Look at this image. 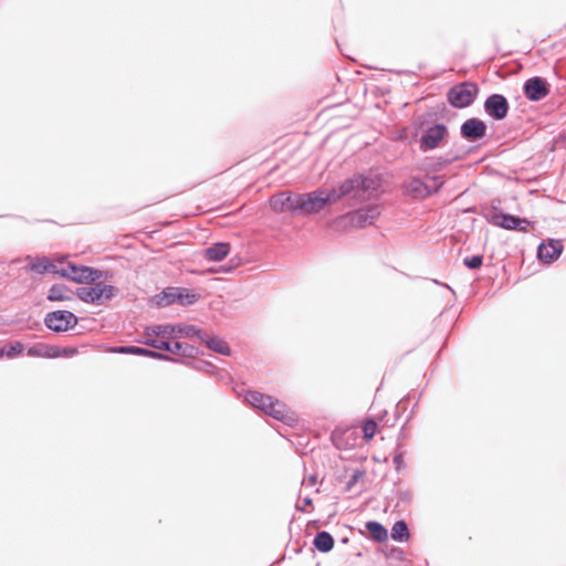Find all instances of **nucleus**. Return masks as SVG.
I'll use <instances>...</instances> for the list:
<instances>
[{
    "mask_svg": "<svg viewBox=\"0 0 566 566\" xmlns=\"http://www.w3.org/2000/svg\"><path fill=\"white\" fill-rule=\"evenodd\" d=\"M434 117L436 114L427 111L412 122L415 129L421 132L419 138V149L421 151H430L442 147L449 137L448 126L443 123L432 122Z\"/></svg>",
    "mask_w": 566,
    "mask_h": 566,
    "instance_id": "f257e3e1",
    "label": "nucleus"
},
{
    "mask_svg": "<svg viewBox=\"0 0 566 566\" xmlns=\"http://www.w3.org/2000/svg\"><path fill=\"white\" fill-rule=\"evenodd\" d=\"M379 187V177L357 172L340 181L337 188L319 189V192L323 196L326 207L329 203L337 202L352 192H355L354 196L356 197L358 192L376 191Z\"/></svg>",
    "mask_w": 566,
    "mask_h": 566,
    "instance_id": "f03ea898",
    "label": "nucleus"
},
{
    "mask_svg": "<svg viewBox=\"0 0 566 566\" xmlns=\"http://www.w3.org/2000/svg\"><path fill=\"white\" fill-rule=\"evenodd\" d=\"M200 298V294L193 290L181 287V286H168L161 292L155 294L149 304L153 307L163 308L172 304H179L181 306H190L196 304Z\"/></svg>",
    "mask_w": 566,
    "mask_h": 566,
    "instance_id": "7ed1b4c3",
    "label": "nucleus"
},
{
    "mask_svg": "<svg viewBox=\"0 0 566 566\" xmlns=\"http://www.w3.org/2000/svg\"><path fill=\"white\" fill-rule=\"evenodd\" d=\"M179 332L184 338H197L200 343L205 344L208 349L217 354L227 357L232 355L230 345L222 337L217 334H211L205 328L198 327L196 325H189L179 328Z\"/></svg>",
    "mask_w": 566,
    "mask_h": 566,
    "instance_id": "20e7f679",
    "label": "nucleus"
},
{
    "mask_svg": "<svg viewBox=\"0 0 566 566\" xmlns=\"http://www.w3.org/2000/svg\"><path fill=\"white\" fill-rule=\"evenodd\" d=\"M60 276L77 284H93L101 279H108L109 272L93 266L67 262L60 270Z\"/></svg>",
    "mask_w": 566,
    "mask_h": 566,
    "instance_id": "39448f33",
    "label": "nucleus"
},
{
    "mask_svg": "<svg viewBox=\"0 0 566 566\" xmlns=\"http://www.w3.org/2000/svg\"><path fill=\"white\" fill-rule=\"evenodd\" d=\"M444 181L439 176H427L426 180L413 176L402 184L403 193L412 199L422 200L440 191Z\"/></svg>",
    "mask_w": 566,
    "mask_h": 566,
    "instance_id": "423d86ee",
    "label": "nucleus"
},
{
    "mask_svg": "<svg viewBox=\"0 0 566 566\" xmlns=\"http://www.w3.org/2000/svg\"><path fill=\"white\" fill-rule=\"evenodd\" d=\"M479 95V86L471 81H464L452 85L447 91L448 103L457 109H464L471 106Z\"/></svg>",
    "mask_w": 566,
    "mask_h": 566,
    "instance_id": "0eeeda50",
    "label": "nucleus"
},
{
    "mask_svg": "<svg viewBox=\"0 0 566 566\" xmlns=\"http://www.w3.org/2000/svg\"><path fill=\"white\" fill-rule=\"evenodd\" d=\"M490 223L504 230L527 232V229L533 226V221L527 218L511 214L500 210L492 201L490 213L486 216Z\"/></svg>",
    "mask_w": 566,
    "mask_h": 566,
    "instance_id": "6e6552de",
    "label": "nucleus"
},
{
    "mask_svg": "<svg viewBox=\"0 0 566 566\" xmlns=\"http://www.w3.org/2000/svg\"><path fill=\"white\" fill-rule=\"evenodd\" d=\"M379 214L380 209L377 205H368L339 216L336 222L344 227L363 229L366 226L374 224Z\"/></svg>",
    "mask_w": 566,
    "mask_h": 566,
    "instance_id": "1a4fd4ad",
    "label": "nucleus"
},
{
    "mask_svg": "<svg viewBox=\"0 0 566 566\" xmlns=\"http://www.w3.org/2000/svg\"><path fill=\"white\" fill-rule=\"evenodd\" d=\"M138 342L143 345L153 347L159 352L163 350V352L171 353L175 355H180L181 356L180 358H182V359L195 358L200 354L198 347L187 344V343L179 342V340L169 342V340H160L157 338H145V339H139Z\"/></svg>",
    "mask_w": 566,
    "mask_h": 566,
    "instance_id": "9d476101",
    "label": "nucleus"
},
{
    "mask_svg": "<svg viewBox=\"0 0 566 566\" xmlns=\"http://www.w3.org/2000/svg\"><path fill=\"white\" fill-rule=\"evenodd\" d=\"M78 321V316L67 310L48 312L43 318L45 327L59 334L74 329Z\"/></svg>",
    "mask_w": 566,
    "mask_h": 566,
    "instance_id": "9b49d317",
    "label": "nucleus"
},
{
    "mask_svg": "<svg viewBox=\"0 0 566 566\" xmlns=\"http://www.w3.org/2000/svg\"><path fill=\"white\" fill-rule=\"evenodd\" d=\"M483 109L490 118L501 122L509 115L510 103L503 94L493 93L485 98Z\"/></svg>",
    "mask_w": 566,
    "mask_h": 566,
    "instance_id": "f8f14e48",
    "label": "nucleus"
},
{
    "mask_svg": "<svg viewBox=\"0 0 566 566\" xmlns=\"http://www.w3.org/2000/svg\"><path fill=\"white\" fill-rule=\"evenodd\" d=\"M297 214L310 216L321 212L325 208V201L319 192V189L315 191L298 193Z\"/></svg>",
    "mask_w": 566,
    "mask_h": 566,
    "instance_id": "ddd939ff",
    "label": "nucleus"
},
{
    "mask_svg": "<svg viewBox=\"0 0 566 566\" xmlns=\"http://www.w3.org/2000/svg\"><path fill=\"white\" fill-rule=\"evenodd\" d=\"M488 135V125L478 117H470L460 125V136L469 143H478Z\"/></svg>",
    "mask_w": 566,
    "mask_h": 566,
    "instance_id": "4468645a",
    "label": "nucleus"
},
{
    "mask_svg": "<svg viewBox=\"0 0 566 566\" xmlns=\"http://www.w3.org/2000/svg\"><path fill=\"white\" fill-rule=\"evenodd\" d=\"M524 96L532 102H539L548 96L551 85L546 78L542 76H533L527 78L523 84Z\"/></svg>",
    "mask_w": 566,
    "mask_h": 566,
    "instance_id": "2eb2a0df",
    "label": "nucleus"
},
{
    "mask_svg": "<svg viewBox=\"0 0 566 566\" xmlns=\"http://www.w3.org/2000/svg\"><path fill=\"white\" fill-rule=\"evenodd\" d=\"M111 352L116 353V354L144 356V357L163 360V361H170V363L172 360H177V357L170 356L166 353L149 349V348L142 347V346H135V345L115 346L111 349Z\"/></svg>",
    "mask_w": 566,
    "mask_h": 566,
    "instance_id": "dca6fc26",
    "label": "nucleus"
},
{
    "mask_svg": "<svg viewBox=\"0 0 566 566\" xmlns=\"http://www.w3.org/2000/svg\"><path fill=\"white\" fill-rule=\"evenodd\" d=\"M564 251L562 240L549 238L537 247V259L544 264H552L558 260Z\"/></svg>",
    "mask_w": 566,
    "mask_h": 566,
    "instance_id": "f3484780",
    "label": "nucleus"
},
{
    "mask_svg": "<svg viewBox=\"0 0 566 566\" xmlns=\"http://www.w3.org/2000/svg\"><path fill=\"white\" fill-rule=\"evenodd\" d=\"M264 413L290 427L295 426L298 421L297 416L284 402L273 397L266 405Z\"/></svg>",
    "mask_w": 566,
    "mask_h": 566,
    "instance_id": "a211bd4d",
    "label": "nucleus"
},
{
    "mask_svg": "<svg viewBox=\"0 0 566 566\" xmlns=\"http://www.w3.org/2000/svg\"><path fill=\"white\" fill-rule=\"evenodd\" d=\"M295 201H298V193L280 192L271 197L270 207L279 213L286 211L297 213V202Z\"/></svg>",
    "mask_w": 566,
    "mask_h": 566,
    "instance_id": "6ab92c4d",
    "label": "nucleus"
},
{
    "mask_svg": "<svg viewBox=\"0 0 566 566\" xmlns=\"http://www.w3.org/2000/svg\"><path fill=\"white\" fill-rule=\"evenodd\" d=\"M465 151L461 148L452 147L444 155L437 158L428 159V168L432 171H439L448 167L454 161L461 160L465 157Z\"/></svg>",
    "mask_w": 566,
    "mask_h": 566,
    "instance_id": "aec40b11",
    "label": "nucleus"
},
{
    "mask_svg": "<svg viewBox=\"0 0 566 566\" xmlns=\"http://www.w3.org/2000/svg\"><path fill=\"white\" fill-rule=\"evenodd\" d=\"M187 325L184 324H157V325H149L146 326L144 329V334L146 338H155V337H168V338H175V337H182V335L179 332V328L186 327Z\"/></svg>",
    "mask_w": 566,
    "mask_h": 566,
    "instance_id": "412c9836",
    "label": "nucleus"
},
{
    "mask_svg": "<svg viewBox=\"0 0 566 566\" xmlns=\"http://www.w3.org/2000/svg\"><path fill=\"white\" fill-rule=\"evenodd\" d=\"M394 495L387 496V506L394 507V510H405L412 503V492L409 489H405L399 483H395L392 489Z\"/></svg>",
    "mask_w": 566,
    "mask_h": 566,
    "instance_id": "4be33fe9",
    "label": "nucleus"
},
{
    "mask_svg": "<svg viewBox=\"0 0 566 566\" xmlns=\"http://www.w3.org/2000/svg\"><path fill=\"white\" fill-rule=\"evenodd\" d=\"M231 251V244L224 241L213 242L203 250V258L209 262L224 260Z\"/></svg>",
    "mask_w": 566,
    "mask_h": 566,
    "instance_id": "5701e85b",
    "label": "nucleus"
},
{
    "mask_svg": "<svg viewBox=\"0 0 566 566\" xmlns=\"http://www.w3.org/2000/svg\"><path fill=\"white\" fill-rule=\"evenodd\" d=\"M28 272H35L38 274L53 273L60 276V270L54 262L50 261L46 256H38L35 261L25 266Z\"/></svg>",
    "mask_w": 566,
    "mask_h": 566,
    "instance_id": "b1692460",
    "label": "nucleus"
},
{
    "mask_svg": "<svg viewBox=\"0 0 566 566\" xmlns=\"http://www.w3.org/2000/svg\"><path fill=\"white\" fill-rule=\"evenodd\" d=\"M46 300L50 302L72 301L74 292L63 283H54L48 291Z\"/></svg>",
    "mask_w": 566,
    "mask_h": 566,
    "instance_id": "393cba45",
    "label": "nucleus"
},
{
    "mask_svg": "<svg viewBox=\"0 0 566 566\" xmlns=\"http://www.w3.org/2000/svg\"><path fill=\"white\" fill-rule=\"evenodd\" d=\"M171 363L182 364V365L193 368L197 371L206 373L211 376H217L220 373L219 368L216 365H213L211 361L205 360V359L189 360V359L177 358V360H172Z\"/></svg>",
    "mask_w": 566,
    "mask_h": 566,
    "instance_id": "a878e982",
    "label": "nucleus"
},
{
    "mask_svg": "<svg viewBox=\"0 0 566 566\" xmlns=\"http://www.w3.org/2000/svg\"><path fill=\"white\" fill-rule=\"evenodd\" d=\"M272 399V396L260 392L258 390H248L244 395V401L255 409L265 411L266 405Z\"/></svg>",
    "mask_w": 566,
    "mask_h": 566,
    "instance_id": "bb28decb",
    "label": "nucleus"
},
{
    "mask_svg": "<svg viewBox=\"0 0 566 566\" xmlns=\"http://www.w3.org/2000/svg\"><path fill=\"white\" fill-rule=\"evenodd\" d=\"M315 549L319 553H329L335 545L333 535L327 531H318L313 539Z\"/></svg>",
    "mask_w": 566,
    "mask_h": 566,
    "instance_id": "cd10ccee",
    "label": "nucleus"
},
{
    "mask_svg": "<svg viewBox=\"0 0 566 566\" xmlns=\"http://www.w3.org/2000/svg\"><path fill=\"white\" fill-rule=\"evenodd\" d=\"M27 355L30 357H42L54 359V355H57L56 349H54V345L45 344V343H36L27 349Z\"/></svg>",
    "mask_w": 566,
    "mask_h": 566,
    "instance_id": "c85d7f7f",
    "label": "nucleus"
},
{
    "mask_svg": "<svg viewBox=\"0 0 566 566\" xmlns=\"http://www.w3.org/2000/svg\"><path fill=\"white\" fill-rule=\"evenodd\" d=\"M365 528L376 543H382L388 538V530L380 522L368 521L365 523Z\"/></svg>",
    "mask_w": 566,
    "mask_h": 566,
    "instance_id": "c756f323",
    "label": "nucleus"
},
{
    "mask_svg": "<svg viewBox=\"0 0 566 566\" xmlns=\"http://www.w3.org/2000/svg\"><path fill=\"white\" fill-rule=\"evenodd\" d=\"M391 538L395 542H405L410 537L409 526L406 521L399 520L395 522L390 533Z\"/></svg>",
    "mask_w": 566,
    "mask_h": 566,
    "instance_id": "7c9ffc66",
    "label": "nucleus"
},
{
    "mask_svg": "<svg viewBox=\"0 0 566 566\" xmlns=\"http://www.w3.org/2000/svg\"><path fill=\"white\" fill-rule=\"evenodd\" d=\"M24 346L20 342L6 344L0 348V357L15 358L22 354Z\"/></svg>",
    "mask_w": 566,
    "mask_h": 566,
    "instance_id": "2f4dec72",
    "label": "nucleus"
},
{
    "mask_svg": "<svg viewBox=\"0 0 566 566\" xmlns=\"http://www.w3.org/2000/svg\"><path fill=\"white\" fill-rule=\"evenodd\" d=\"M377 421L374 418H367L361 427L363 437L366 441H370L377 432Z\"/></svg>",
    "mask_w": 566,
    "mask_h": 566,
    "instance_id": "473e14b6",
    "label": "nucleus"
},
{
    "mask_svg": "<svg viewBox=\"0 0 566 566\" xmlns=\"http://www.w3.org/2000/svg\"><path fill=\"white\" fill-rule=\"evenodd\" d=\"M93 291L92 286H81L74 291V296L80 298L82 302L93 304Z\"/></svg>",
    "mask_w": 566,
    "mask_h": 566,
    "instance_id": "72a5a7b5",
    "label": "nucleus"
},
{
    "mask_svg": "<svg viewBox=\"0 0 566 566\" xmlns=\"http://www.w3.org/2000/svg\"><path fill=\"white\" fill-rule=\"evenodd\" d=\"M463 264L469 270H478L483 264V255L482 254H473V255H470V256H465L463 259Z\"/></svg>",
    "mask_w": 566,
    "mask_h": 566,
    "instance_id": "f704fd0d",
    "label": "nucleus"
},
{
    "mask_svg": "<svg viewBox=\"0 0 566 566\" xmlns=\"http://www.w3.org/2000/svg\"><path fill=\"white\" fill-rule=\"evenodd\" d=\"M93 284H94L92 286V291H93V293H92L93 294V305H102L103 304V283L96 281Z\"/></svg>",
    "mask_w": 566,
    "mask_h": 566,
    "instance_id": "c9c22d12",
    "label": "nucleus"
},
{
    "mask_svg": "<svg viewBox=\"0 0 566 566\" xmlns=\"http://www.w3.org/2000/svg\"><path fill=\"white\" fill-rule=\"evenodd\" d=\"M365 475V471L361 469H356L350 474L348 481L345 485V491L348 492L353 489V486Z\"/></svg>",
    "mask_w": 566,
    "mask_h": 566,
    "instance_id": "e433bc0d",
    "label": "nucleus"
},
{
    "mask_svg": "<svg viewBox=\"0 0 566 566\" xmlns=\"http://www.w3.org/2000/svg\"><path fill=\"white\" fill-rule=\"evenodd\" d=\"M54 349H56V352H57V355H54V358H60V357L70 358V357L75 356L78 353L77 348H75V347H60V346L54 345Z\"/></svg>",
    "mask_w": 566,
    "mask_h": 566,
    "instance_id": "4c0bfd02",
    "label": "nucleus"
},
{
    "mask_svg": "<svg viewBox=\"0 0 566 566\" xmlns=\"http://www.w3.org/2000/svg\"><path fill=\"white\" fill-rule=\"evenodd\" d=\"M118 293V289L111 284L103 283V303L113 300Z\"/></svg>",
    "mask_w": 566,
    "mask_h": 566,
    "instance_id": "58836bf2",
    "label": "nucleus"
},
{
    "mask_svg": "<svg viewBox=\"0 0 566 566\" xmlns=\"http://www.w3.org/2000/svg\"><path fill=\"white\" fill-rule=\"evenodd\" d=\"M386 556L388 558H392V559L401 562L405 559V551L400 547L391 546L387 549Z\"/></svg>",
    "mask_w": 566,
    "mask_h": 566,
    "instance_id": "ea45409f",
    "label": "nucleus"
},
{
    "mask_svg": "<svg viewBox=\"0 0 566 566\" xmlns=\"http://www.w3.org/2000/svg\"><path fill=\"white\" fill-rule=\"evenodd\" d=\"M332 441H333V444L337 449H347V443H344L342 434H338L337 432H333Z\"/></svg>",
    "mask_w": 566,
    "mask_h": 566,
    "instance_id": "a19ab883",
    "label": "nucleus"
},
{
    "mask_svg": "<svg viewBox=\"0 0 566 566\" xmlns=\"http://www.w3.org/2000/svg\"><path fill=\"white\" fill-rule=\"evenodd\" d=\"M403 457H405L403 451H398L394 455L392 462H394L397 471H399L405 464Z\"/></svg>",
    "mask_w": 566,
    "mask_h": 566,
    "instance_id": "79ce46f5",
    "label": "nucleus"
},
{
    "mask_svg": "<svg viewBox=\"0 0 566 566\" xmlns=\"http://www.w3.org/2000/svg\"><path fill=\"white\" fill-rule=\"evenodd\" d=\"M312 505H313L312 499L310 496H306L303 499V505L297 506V510H300L301 512H306V507L312 506Z\"/></svg>",
    "mask_w": 566,
    "mask_h": 566,
    "instance_id": "37998d69",
    "label": "nucleus"
},
{
    "mask_svg": "<svg viewBox=\"0 0 566 566\" xmlns=\"http://www.w3.org/2000/svg\"><path fill=\"white\" fill-rule=\"evenodd\" d=\"M230 263H231V265H229V266H221L222 272H227V273H228V272H230L232 269H234L235 266H238V265H239V262H237L234 259H230Z\"/></svg>",
    "mask_w": 566,
    "mask_h": 566,
    "instance_id": "c03bdc74",
    "label": "nucleus"
},
{
    "mask_svg": "<svg viewBox=\"0 0 566 566\" xmlns=\"http://www.w3.org/2000/svg\"><path fill=\"white\" fill-rule=\"evenodd\" d=\"M316 483V475H310L308 476V484L314 485Z\"/></svg>",
    "mask_w": 566,
    "mask_h": 566,
    "instance_id": "a18cd8bd",
    "label": "nucleus"
},
{
    "mask_svg": "<svg viewBox=\"0 0 566 566\" xmlns=\"http://www.w3.org/2000/svg\"><path fill=\"white\" fill-rule=\"evenodd\" d=\"M381 415H382V416H386V415H387V410H382V411H381Z\"/></svg>",
    "mask_w": 566,
    "mask_h": 566,
    "instance_id": "49530a36",
    "label": "nucleus"
}]
</instances>
